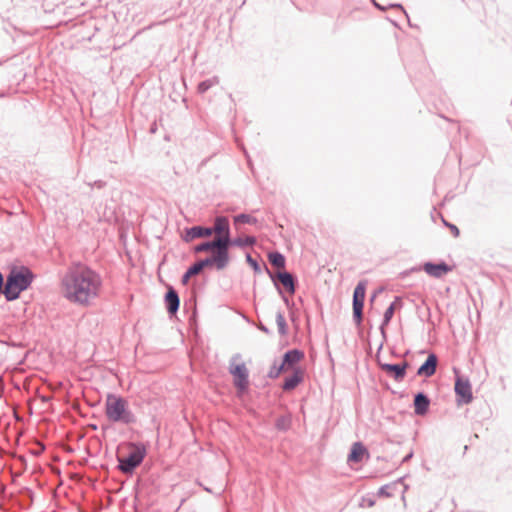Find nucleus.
Masks as SVG:
<instances>
[{"mask_svg":"<svg viewBox=\"0 0 512 512\" xmlns=\"http://www.w3.org/2000/svg\"><path fill=\"white\" fill-rule=\"evenodd\" d=\"M64 297L71 303L88 306L100 293L102 279L87 265L73 263L61 279Z\"/></svg>","mask_w":512,"mask_h":512,"instance_id":"f257e3e1","label":"nucleus"},{"mask_svg":"<svg viewBox=\"0 0 512 512\" xmlns=\"http://www.w3.org/2000/svg\"><path fill=\"white\" fill-rule=\"evenodd\" d=\"M35 274L27 266H12L6 276L4 286V297L6 301L17 300L21 293L26 291L32 284Z\"/></svg>","mask_w":512,"mask_h":512,"instance_id":"f03ea898","label":"nucleus"},{"mask_svg":"<svg viewBox=\"0 0 512 512\" xmlns=\"http://www.w3.org/2000/svg\"><path fill=\"white\" fill-rule=\"evenodd\" d=\"M105 416L112 423L131 426L138 423V417L130 409L128 400L120 395L109 393L105 401Z\"/></svg>","mask_w":512,"mask_h":512,"instance_id":"7ed1b4c3","label":"nucleus"},{"mask_svg":"<svg viewBox=\"0 0 512 512\" xmlns=\"http://www.w3.org/2000/svg\"><path fill=\"white\" fill-rule=\"evenodd\" d=\"M132 450L126 457L117 456V468L126 475H132L135 469L140 466L146 457L147 449L141 442H130Z\"/></svg>","mask_w":512,"mask_h":512,"instance_id":"20e7f679","label":"nucleus"},{"mask_svg":"<svg viewBox=\"0 0 512 512\" xmlns=\"http://www.w3.org/2000/svg\"><path fill=\"white\" fill-rule=\"evenodd\" d=\"M264 268L278 294H282V291L288 293L289 295H294L296 293L298 278L295 274L287 270L272 272L265 264Z\"/></svg>","mask_w":512,"mask_h":512,"instance_id":"39448f33","label":"nucleus"},{"mask_svg":"<svg viewBox=\"0 0 512 512\" xmlns=\"http://www.w3.org/2000/svg\"><path fill=\"white\" fill-rule=\"evenodd\" d=\"M453 371L455 373L454 391L457 405L460 406L471 403L473 400V393L469 379L461 376L457 368H453Z\"/></svg>","mask_w":512,"mask_h":512,"instance_id":"423d86ee","label":"nucleus"},{"mask_svg":"<svg viewBox=\"0 0 512 512\" xmlns=\"http://www.w3.org/2000/svg\"><path fill=\"white\" fill-rule=\"evenodd\" d=\"M366 296V281H359L354 288L352 297V317L357 326L363 322V308Z\"/></svg>","mask_w":512,"mask_h":512,"instance_id":"0eeeda50","label":"nucleus"},{"mask_svg":"<svg viewBox=\"0 0 512 512\" xmlns=\"http://www.w3.org/2000/svg\"><path fill=\"white\" fill-rule=\"evenodd\" d=\"M229 372L233 376V384L238 394L247 392L249 388V371L245 363L235 364L231 361Z\"/></svg>","mask_w":512,"mask_h":512,"instance_id":"6e6552de","label":"nucleus"},{"mask_svg":"<svg viewBox=\"0 0 512 512\" xmlns=\"http://www.w3.org/2000/svg\"><path fill=\"white\" fill-rule=\"evenodd\" d=\"M452 266L448 265L445 261L439 262H425L423 266H415L412 267L409 271H405L404 274H408L410 272H419L424 270L429 276L440 278L443 275L452 271Z\"/></svg>","mask_w":512,"mask_h":512,"instance_id":"1a4fd4ad","label":"nucleus"},{"mask_svg":"<svg viewBox=\"0 0 512 512\" xmlns=\"http://www.w3.org/2000/svg\"><path fill=\"white\" fill-rule=\"evenodd\" d=\"M215 253H217L224 261L229 264L230 255L229 248L234 246L231 233L217 236L213 239Z\"/></svg>","mask_w":512,"mask_h":512,"instance_id":"9d476101","label":"nucleus"},{"mask_svg":"<svg viewBox=\"0 0 512 512\" xmlns=\"http://www.w3.org/2000/svg\"><path fill=\"white\" fill-rule=\"evenodd\" d=\"M397 307L398 308L402 307V301L399 296L395 297L394 301L390 303V305L387 307V309L385 310V312L383 314V319H382L381 325L379 327L383 341L381 342L379 349L382 348L384 342L387 340L386 327L391 322Z\"/></svg>","mask_w":512,"mask_h":512,"instance_id":"9b49d317","label":"nucleus"},{"mask_svg":"<svg viewBox=\"0 0 512 512\" xmlns=\"http://www.w3.org/2000/svg\"><path fill=\"white\" fill-rule=\"evenodd\" d=\"M381 370L386 372L395 381H402L406 376L407 368L410 364L407 361L402 363H381L379 362Z\"/></svg>","mask_w":512,"mask_h":512,"instance_id":"f8f14e48","label":"nucleus"},{"mask_svg":"<svg viewBox=\"0 0 512 512\" xmlns=\"http://www.w3.org/2000/svg\"><path fill=\"white\" fill-rule=\"evenodd\" d=\"M164 304L170 317L177 314L180 307V297L177 290L171 285L167 286V290L164 295Z\"/></svg>","mask_w":512,"mask_h":512,"instance_id":"ddd939ff","label":"nucleus"},{"mask_svg":"<svg viewBox=\"0 0 512 512\" xmlns=\"http://www.w3.org/2000/svg\"><path fill=\"white\" fill-rule=\"evenodd\" d=\"M210 236H212V231H210V227L195 225L192 227L185 228L182 239L184 242L189 243L195 239Z\"/></svg>","mask_w":512,"mask_h":512,"instance_id":"4468645a","label":"nucleus"},{"mask_svg":"<svg viewBox=\"0 0 512 512\" xmlns=\"http://www.w3.org/2000/svg\"><path fill=\"white\" fill-rule=\"evenodd\" d=\"M431 400L429 396L423 392H417L414 394L413 406L414 413L417 416H424L428 413L430 407Z\"/></svg>","mask_w":512,"mask_h":512,"instance_id":"2eb2a0df","label":"nucleus"},{"mask_svg":"<svg viewBox=\"0 0 512 512\" xmlns=\"http://www.w3.org/2000/svg\"><path fill=\"white\" fill-rule=\"evenodd\" d=\"M438 357L435 353H430L426 360L417 369L418 376L431 377L436 373Z\"/></svg>","mask_w":512,"mask_h":512,"instance_id":"dca6fc26","label":"nucleus"},{"mask_svg":"<svg viewBox=\"0 0 512 512\" xmlns=\"http://www.w3.org/2000/svg\"><path fill=\"white\" fill-rule=\"evenodd\" d=\"M304 381V370L301 367H296L292 370V374L284 379L281 386L283 391H292Z\"/></svg>","mask_w":512,"mask_h":512,"instance_id":"f3484780","label":"nucleus"},{"mask_svg":"<svg viewBox=\"0 0 512 512\" xmlns=\"http://www.w3.org/2000/svg\"><path fill=\"white\" fill-rule=\"evenodd\" d=\"M201 270L208 267H215L218 271L225 269L228 265L217 253L213 252L210 256L196 261Z\"/></svg>","mask_w":512,"mask_h":512,"instance_id":"a211bd4d","label":"nucleus"},{"mask_svg":"<svg viewBox=\"0 0 512 512\" xmlns=\"http://www.w3.org/2000/svg\"><path fill=\"white\" fill-rule=\"evenodd\" d=\"M304 357H305L304 351H302L298 348H293V349L287 350L283 354L282 359L284 361V364H286L287 368L293 370L294 368L298 367L297 364L301 360H303Z\"/></svg>","mask_w":512,"mask_h":512,"instance_id":"6ab92c4d","label":"nucleus"},{"mask_svg":"<svg viewBox=\"0 0 512 512\" xmlns=\"http://www.w3.org/2000/svg\"><path fill=\"white\" fill-rule=\"evenodd\" d=\"M368 456V450L362 442H355L352 444L350 452L347 457L348 463H360L364 456Z\"/></svg>","mask_w":512,"mask_h":512,"instance_id":"aec40b11","label":"nucleus"},{"mask_svg":"<svg viewBox=\"0 0 512 512\" xmlns=\"http://www.w3.org/2000/svg\"><path fill=\"white\" fill-rule=\"evenodd\" d=\"M210 231H212V235L216 234L217 236L231 233L228 218L223 215L216 216L214 219V225L210 227Z\"/></svg>","mask_w":512,"mask_h":512,"instance_id":"412c9836","label":"nucleus"},{"mask_svg":"<svg viewBox=\"0 0 512 512\" xmlns=\"http://www.w3.org/2000/svg\"><path fill=\"white\" fill-rule=\"evenodd\" d=\"M268 261L269 263L276 269L286 270V258L279 251H272L268 253Z\"/></svg>","mask_w":512,"mask_h":512,"instance_id":"4be33fe9","label":"nucleus"},{"mask_svg":"<svg viewBox=\"0 0 512 512\" xmlns=\"http://www.w3.org/2000/svg\"><path fill=\"white\" fill-rule=\"evenodd\" d=\"M373 5L377 9H379L380 11H386L388 8L398 11L400 15L404 16L407 19L410 27H413V25L411 24V22L409 20V16H408L406 10L404 9V7L402 6V4H400V3H390L387 6H383V5H381V4H379V3H377L375 1L373 3Z\"/></svg>","mask_w":512,"mask_h":512,"instance_id":"5701e85b","label":"nucleus"},{"mask_svg":"<svg viewBox=\"0 0 512 512\" xmlns=\"http://www.w3.org/2000/svg\"><path fill=\"white\" fill-rule=\"evenodd\" d=\"M201 269L199 268V266L197 265V263H193L192 265H190L187 270L183 273L182 277H181V283L183 285H187L189 283V280L191 279V277L193 276H196L198 275L199 273H201Z\"/></svg>","mask_w":512,"mask_h":512,"instance_id":"b1692460","label":"nucleus"},{"mask_svg":"<svg viewBox=\"0 0 512 512\" xmlns=\"http://www.w3.org/2000/svg\"><path fill=\"white\" fill-rule=\"evenodd\" d=\"M219 83V79L217 76L201 81L197 86V92L199 94L206 93L210 88L217 85Z\"/></svg>","mask_w":512,"mask_h":512,"instance_id":"393cba45","label":"nucleus"},{"mask_svg":"<svg viewBox=\"0 0 512 512\" xmlns=\"http://www.w3.org/2000/svg\"><path fill=\"white\" fill-rule=\"evenodd\" d=\"M257 242V239L255 236H246V237H235L233 238V243L235 247H248L253 246Z\"/></svg>","mask_w":512,"mask_h":512,"instance_id":"a878e982","label":"nucleus"},{"mask_svg":"<svg viewBox=\"0 0 512 512\" xmlns=\"http://www.w3.org/2000/svg\"><path fill=\"white\" fill-rule=\"evenodd\" d=\"M394 490H396V483H389L381 486L377 491L378 497L390 498L394 496Z\"/></svg>","mask_w":512,"mask_h":512,"instance_id":"bb28decb","label":"nucleus"},{"mask_svg":"<svg viewBox=\"0 0 512 512\" xmlns=\"http://www.w3.org/2000/svg\"><path fill=\"white\" fill-rule=\"evenodd\" d=\"M258 222L257 218L246 214V213H240L234 217V224H250L254 225Z\"/></svg>","mask_w":512,"mask_h":512,"instance_id":"cd10ccee","label":"nucleus"},{"mask_svg":"<svg viewBox=\"0 0 512 512\" xmlns=\"http://www.w3.org/2000/svg\"><path fill=\"white\" fill-rule=\"evenodd\" d=\"M276 323L278 326V332L281 336H285L288 332V326L286 323V319L282 311H278L276 313Z\"/></svg>","mask_w":512,"mask_h":512,"instance_id":"c85d7f7f","label":"nucleus"},{"mask_svg":"<svg viewBox=\"0 0 512 512\" xmlns=\"http://www.w3.org/2000/svg\"><path fill=\"white\" fill-rule=\"evenodd\" d=\"M291 426V419L288 416H279L275 420V428L279 431H287Z\"/></svg>","mask_w":512,"mask_h":512,"instance_id":"c756f323","label":"nucleus"},{"mask_svg":"<svg viewBox=\"0 0 512 512\" xmlns=\"http://www.w3.org/2000/svg\"><path fill=\"white\" fill-rule=\"evenodd\" d=\"M207 251H212V253L215 251L213 240L204 241L194 247L195 253H201V252H207Z\"/></svg>","mask_w":512,"mask_h":512,"instance_id":"7c9ffc66","label":"nucleus"},{"mask_svg":"<svg viewBox=\"0 0 512 512\" xmlns=\"http://www.w3.org/2000/svg\"><path fill=\"white\" fill-rule=\"evenodd\" d=\"M376 504V499L374 494H366L361 497V501L359 503V506L364 508L368 507L371 508Z\"/></svg>","mask_w":512,"mask_h":512,"instance_id":"2f4dec72","label":"nucleus"},{"mask_svg":"<svg viewBox=\"0 0 512 512\" xmlns=\"http://www.w3.org/2000/svg\"><path fill=\"white\" fill-rule=\"evenodd\" d=\"M246 262L253 269L254 273L259 274L262 272L259 262L254 259L250 253L246 254Z\"/></svg>","mask_w":512,"mask_h":512,"instance_id":"473e14b6","label":"nucleus"},{"mask_svg":"<svg viewBox=\"0 0 512 512\" xmlns=\"http://www.w3.org/2000/svg\"><path fill=\"white\" fill-rule=\"evenodd\" d=\"M279 376H280V372L278 371V368H277V362L274 361L273 365L270 367V369L268 371L267 377L270 379H276Z\"/></svg>","mask_w":512,"mask_h":512,"instance_id":"72a5a7b5","label":"nucleus"},{"mask_svg":"<svg viewBox=\"0 0 512 512\" xmlns=\"http://www.w3.org/2000/svg\"><path fill=\"white\" fill-rule=\"evenodd\" d=\"M442 221H443V224L450 229V231L454 235V237H458L460 235V230L455 224H452V223L446 221L444 218H442Z\"/></svg>","mask_w":512,"mask_h":512,"instance_id":"f704fd0d","label":"nucleus"},{"mask_svg":"<svg viewBox=\"0 0 512 512\" xmlns=\"http://www.w3.org/2000/svg\"><path fill=\"white\" fill-rule=\"evenodd\" d=\"M188 307L193 308V313L196 314V297L195 295H191V297L184 301V309Z\"/></svg>","mask_w":512,"mask_h":512,"instance_id":"c9c22d12","label":"nucleus"},{"mask_svg":"<svg viewBox=\"0 0 512 512\" xmlns=\"http://www.w3.org/2000/svg\"><path fill=\"white\" fill-rule=\"evenodd\" d=\"M91 187H95L97 189H102L106 186V182L103 180H96L93 183H89Z\"/></svg>","mask_w":512,"mask_h":512,"instance_id":"e433bc0d","label":"nucleus"},{"mask_svg":"<svg viewBox=\"0 0 512 512\" xmlns=\"http://www.w3.org/2000/svg\"><path fill=\"white\" fill-rule=\"evenodd\" d=\"M5 280L3 274L0 272V295H4Z\"/></svg>","mask_w":512,"mask_h":512,"instance_id":"4c0bfd02","label":"nucleus"},{"mask_svg":"<svg viewBox=\"0 0 512 512\" xmlns=\"http://www.w3.org/2000/svg\"><path fill=\"white\" fill-rule=\"evenodd\" d=\"M258 328H259V330H261L262 332H264V333H266V334H268V335L271 333V331L269 330V328H268L267 326H265L263 323H260V324L258 325Z\"/></svg>","mask_w":512,"mask_h":512,"instance_id":"58836bf2","label":"nucleus"},{"mask_svg":"<svg viewBox=\"0 0 512 512\" xmlns=\"http://www.w3.org/2000/svg\"><path fill=\"white\" fill-rule=\"evenodd\" d=\"M283 300V302L286 304V306H290L291 303H290V300L288 299V297L285 295V293L282 291V294H279Z\"/></svg>","mask_w":512,"mask_h":512,"instance_id":"ea45409f","label":"nucleus"},{"mask_svg":"<svg viewBox=\"0 0 512 512\" xmlns=\"http://www.w3.org/2000/svg\"><path fill=\"white\" fill-rule=\"evenodd\" d=\"M277 368H278V371L281 373H283L285 370H287V366L286 364H284V361L282 360L281 364L280 365H277Z\"/></svg>","mask_w":512,"mask_h":512,"instance_id":"a19ab883","label":"nucleus"},{"mask_svg":"<svg viewBox=\"0 0 512 512\" xmlns=\"http://www.w3.org/2000/svg\"><path fill=\"white\" fill-rule=\"evenodd\" d=\"M412 457H413V452L411 451L402 459V463L408 462Z\"/></svg>","mask_w":512,"mask_h":512,"instance_id":"79ce46f5","label":"nucleus"},{"mask_svg":"<svg viewBox=\"0 0 512 512\" xmlns=\"http://www.w3.org/2000/svg\"><path fill=\"white\" fill-rule=\"evenodd\" d=\"M427 311H428V318H427V322L431 323L432 325H434V323L432 322L431 320V311H430V308L428 307L427 308Z\"/></svg>","mask_w":512,"mask_h":512,"instance_id":"37998d69","label":"nucleus"},{"mask_svg":"<svg viewBox=\"0 0 512 512\" xmlns=\"http://www.w3.org/2000/svg\"><path fill=\"white\" fill-rule=\"evenodd\" d=\"M403 480H404V477H400L399 479H397L396 481H394L393 483H396V487L399 485V484H402L403 483Z\"/></svg>","mask_w":512,"mask_h":512,"instance_id":"c03bdc74","label":"nucleus"},{"mask_svg":"<svg viewBox=\"0 0 512 512\" xmlns=\"http://www.w3.org/2000/svg\"><path fill=\"white\" fill-rule=\"evenodd\" d=\"M376 295H377V293L375 292V293L372 295V297H371V299H370V300H371V301H373V300L375 299Z\"/></svg>","mask_w":512,"mask_h":512,"instance_id":"a18cd8bd","label":"nucleus"},{"mask_svg":"<svg viewBox=\"0 0 512 512\" xmlns=\"http://www.w3.org/2000/svg\"><path fill=\"white\" fill-rule=\"evenodd\" d=\"M389 20L391 21V23H392L394 26H396V27L398 26V24H397L395 21H393V20H391V19H389Z\"/></svg>","mask_w":512,"mask_h":512,"instance_id":"49530a36","label":"nucleus"},{"mask_svg":"<svg viewBox=\"0 0 512 512\" xmlns=\"http://www.w3.org/2000/svg\"><path fill=\"white\" fill-rule=\"evenodd\" d=\"M5 93H0V97H5Z\"/></svg>","mask_w":512,"mask_h":512,"instance_id":"de8ad7c7","label":"nucleus"},{"mask_svg":"<svg viewBox=\"0 0 512 512\" xmlns=\"http://www.w3.org/2000/svg\"><path fill=\"white\" fill-rule=\"evenodd\" d=\"M237 357H239V355L233 356L232 360L236 359Z\"/></svg>","mask_w":512,"mask_h":512,"instance_id":"09e8293b","label":"nucleus"},{"mask_svg":"<svg viewBox=\"0 0 512 512\" xmlns=\"http://www.w3.org/2000/svg\"><path fill=\"white\" fill-rule=\"evenodd\" d=\"M371 1H372V3H374V2H375V0H371Z\"/></svg>","mask_w":512,"mask_h":512,"instance_id":"8fccbe9b","label":"nucleus"}]
</instances>
